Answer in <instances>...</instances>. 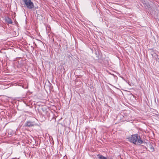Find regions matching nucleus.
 Masks as SVG:
<instances>
[{"mask_svg":"<svg viewBox=\"0 0 159 159\" xmlns=\"http://www.w3.org/2000/svg\"><path fill=\"white\" fill-rule=\"evenodd\" d=\"M41 109L43 111V112L41 113L42 115H45L47 114L48 111H46V110L45 108H42Z\"/></svg>","mask_w":159,"mask_h":159,"instance_id":"6","label":"nucleus"},{"mask_svg":"<svg viewBox=\"0 0 159 159\" xmlns=\"http://www.w3.org/2000/svg\"><path fill=\"white\" fill-rule=\"evenodd\" d=\"M5 20L8 24H12L13 23V22L11 19L8 17H7L6 18Z\"/></svg>","mask_w":159,"mask_h":159,"instance_id":"4","label":"nucleus"},{"mask_svg":"<svg viewBox=\"0 0 159 159\" xmlns=\"http://www.w3.org/2000/svg\"><path fill=\"white\" fill-rule=\"evenodd\" d=\"M151 55L152 56V57L156 59L158 57L157 55L155 53L153 52V53L151 54Z\"/></svg>","mask_w":159,"mask_h":159,"instance_id":"7","label":"nucleus"},{"mask_svg":"<svg viewBox=\"0 0 159 159\" xmlns=\"http://www.w3.org/2000/svg\"><path fill=\"white\" fill-rule=\"evenodd\" d=\"M149 148L150 150L152 152H153L154 151V149L153 147L151 144L149 145Z\"/></svg>","mask_w":159,"mask_h":159,"instance_id":"8","label":"nucleus"},{"mask_svg":"<svg viewBox=\"0 0 159 159\" xmlns=\"http://www.w3.org/2000/svg\"><path fill=\"white\" fill-rule=\"evenodd\" d=\"M97 156L99 159H107V158L102 155L98 154Z\"/></svg>","mask_w":159,"mask_h":159,"instance_id":"5","label":"nucleus"},{"mask_svg":"<svg viewBox=\"0 0 159 159\" xmlns=\"http://www.w3.org/2000/svg\"><path fill=\"white\" fill-rule=\"evenodd\" d=\"M129 140L130 142L135 144H140L144 143L143 141L141 139L140 136L137 134L131 135L129 139Z\"/></svg>","mask_w":159,"mask_h":159,"instance_id":"1","label":"nucleus"},{"mask_svg":"<svg viewBox=\"0 0 159 159\" xmlns=\"http://www.w3.org/2000/svg\"><path fill=\"white\" fill-rule=\"evenodd\" d=\"M22 1L25 6L28 9L32 10L34 8V4L31 0H22Z\"/></svg>","mask_w":159,"mask_h":159,"instance_id":"2","label":"nucleus"},{"mask_svg":"<svg viewBox=\"0 0 159 159\" xmlns=\"http://www.w3.org/2000/svg\"><path fill=\"white\" fill-rule=\"evenodd\" d=\"M36 125V124L34 122L30 121H26L25 124V126L26 127H31L34 126Z\"/></svg>","mask_w":159,"mask_h":159,"instance_id":"3","label":"nucleus"}]
</instances>
